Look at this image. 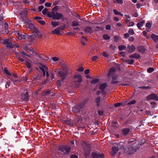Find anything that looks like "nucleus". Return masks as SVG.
Returning a JSON list of instances; mask_svg holds the SVG:
<instances>
[{
    "mask_svg": "<svg viewBox=\"0 0 158 158\" xmlns=\"http://www.w3.org/2000/svg\"><path fill=\"white\" fill-rule=\"evenodd\" d=\"M10 84V81H9L7 82L6 84V88H8Z\"/></svg>",
    "mask_w": 158,
    "mask_h": 158,
    "instance_id": "nucleus-48",
    "label": "nucleus"
},
{
    "mask_svg": "<svg viewBox=\"0 0 158 158\" xmlns=\"http://www.w3.org/2000/svg\"><path fill=\"white\" fill-rule=\"evenodd\" d=\"M73 78H77L78 79V81L79 82H81L82 81V79L81 76L79 74L75 75L73 76Z\"/></svg>",
    "mask_w": 158,
    "mask_h": 158,
    "instance_id": "nucleus-18",
    "label": "nucleus"
},
{
    "mask_svg": "<svg viewBox=\"0 0 158 158\" xmlns=\"http://www.w3.org/2000/svg\"><path fill=\"white\" fill-rule=\"evenodd\" d=\"M103 38L106 40L109 39L110 38V37L107 35L104 34L103 35Z\"/></svg>",
    "mask_w": 158,
    "mask_h": 158,
    "instance_id": "nucleus-41",
    "label": "nucleus"
},
{
    "mask_svg": "<svg viewBox=\"0 0 158 158\" xmlns=\"http://www.w3.org/2000/svg\"><path fill=\"white\" fill-rule=\"evenodd\" d=\"M114 2H117L119 3H123V0H115L114 1Z\"/></svg>",
    "mask_w": 158,
    "mask_h": 158,
    "instance_id": "nucleus-46",
    "label": "nucleus"
},
{
    "mask_svg": "<svg viewBox=\"0 0 158 158\" xmlns=\"http://www.w3.org/2000/svg\"><path fill=\"white\" fill-rule=\"evenodd\" d=\"M126 47L123 45H120L118 47V48L120 50H123Z\"/></svg>",
    "mask_w": 158,
    "mask_h": 158,
    "instance_id": "nucleus-33",
    "label": "nucleus"
},
{
    "mask_svg": "<svg viewBox=\"0 0 158 158\" xmlns=\"http://www.w3.org/2000/svg\"><path fill=\"white\" fill-rule=\"evenodd\" d=\"M4 73L5 74H7L8 75H11L10 73L8 71V70L7 69H6V68L4 69Z\"/></svg>",
    "mask_w": 158,
    "mask_h": 158,
    "instance_id": "nucleus-36",
    "label": "nucleus"
},
{
    "mask_svg": "<svg viewBox=\"0 0 158 158\" xmlns=\"http://www.w3.org/2000/svg\"><path fill=\"white\" fill-rule=\"evenodd\" d=\"M22 99L25 101H27L28 100V94L26 92L25 94H23L22 95Z\"/></svg>",
    "mask_w": 158,
    "mask_h": 158,
    "instance_id": "nucleus-15",
    "label": "nucleus"
},
{
    "mask_svg": "<svg viewBox=\"0 0 158 158\" xmlns=\"http://www.w3.org/2000/svg\"><path fill=\"white\" fill-rule=\"evenodd\" d=\"M138 49L139 52L141 53L143 52L145 50L144 47H138Z\"/></svg>",
    "mask_w": 158,
    "mask_h": 158,
    "instance_id": "nucleus-28",
    "label": "nucleus"
},
{
    "mask_svg": "<svg viewBox=\"0 0 158 158\" xmlns=\"http://www.w3.org/2000/svg\"><path fill=\"white\" fill-rule=\"evenodd\" d=\"M98 114L100 115H102L103 114V112L102 111H98Z\"/></svg>",
    "mask_w": 158,
    "mask_h": 158,
    "instance_id": "nucleus-60",
    "label": "nucleus"
},
{
    "mask_svg": "<svg viewBox=\"0 0 158 158\" xmlns=\"http://www.w3.org/2000/svg\"><path fill=\"white\" fill-rule=\"evenodd\" d=\"M126 62L129 64H132L134 62V60L133 59L127 60Z\"/></svg>",
    "mask_w": 158,
    "mask_h": 158,
    "instance_id": "nucleus-32",
    "label": "nucleus"
},
{
    "mask_svg": "<svg viewBox=\"0 0 158 158\" xmlns=\"http://www.w3.org/2000/svg\"><path fill=\"white\" fill-rule=\"evenodd\" d=\"M85 145L86 147V148H85V149H84V151H85V155L86 156L88 155L89 153V145L86 144L85 143Z\"/></svg>",
    "mask_w": 158,
    "mask_h": 158,
    "instance_id": "nucleus-20",
    "label": "nucleus"
},
{
    "mask_svg": "<svg viewBox=\"0 0 158 158\" xmlns=\"http://www.w3.org/2000/svg\"><path fill=\"white\" fill-rule=\"evenodd\" d=\"M152 24L148 22L146 23V31L148 32L149 31L150 29L151 28Z\"/></svg>",
    "mask_w": 158,
    "mask_h": 158,
    "instance_id": "nucleus-21",
    "label": "nucleus"
},
{
    "mask_svg": "<svg viewBox=\"0 0 158 158\" xmlns=\"http://www.w3.org/2000/svg\"><path fill=\"white\" fill-rule=\"evenodd\" d=\"M136 6L138 8H139L141 7L140 4L139 3H137L136 4Z\"/></svg>",
    "mask_w": 158,
    "mask_h": 158,
    "instance_id": "nucleus-62",
    "label": "nucleus"
},
{
    "mask_svg": "<svg viewBox=\"0 0 158 158\" xmlns=\"http://www.w3.org/2000/svg\"><path fill=\"white\" fill-rule=\"evenodd\" d=\"M85 31L87 32L90 33L92 32V28L90 27H86L85 29Z\"/></svg>",
    "mask_w": 158,
    "mask_h": 158,
    "instance_id": "nucleus-30",
    "label": "nucleus"
},
{
    "mask_svg": "<svg viewBox=\"0 0 158 158\" xmlns=\"http://www.w3.org/2000/svg\"><path fill=\"white\" fill-rule=\"evenodd\" d=\"M115 70V69L114 68H111L109 70V74L110 75L113 73Z\"/></svg>",
    "mask_w": 158,
    "mask_h": 158,
    "instance_id": "nucleus-31",
    "label": "nucleus"
},
{
    "mask_svg": "<svg viewBox=\"0 0 158 158\" xmlns=\"http://www.w3.org/2000/svg\"><path fill=\"white\" fill-rule=\"evenodd\" d=\"M147 100H157L158 99V97L155 94H152L148 95L147 97Z\"/></svg>",
    "mask_w": 158,
    "mask_h": 158,
    "instance_id": "nucleus-8",
    "label": "nucleus"
},
{
    "mask_svg": "<svg viewBox=\"0 0 158 158\" xmlns=\"http://www.w3.org/2000/svg\"><path fill=\"white\" fill-rule=\"evenodd\" d=\"M89 72V69H87L85 71V74H88Z\"/></svg>",
    "mask_w": 158,
    "mask_h": 158,
    "instance_id": "nucleus-61",
    "label": "nucleus"
},
{
    "mask_svg": "<svg viewBox=\"0 0 158 158\" xmlns=\"http://www.w3.org/2000/svg\"><path fill=\"white\" fill-rule=\"evenodd\" d=\"M129 36V35L127 33H125L124 35V36L126 38H127V37H128Z\"/></svg>",
    "mask_w": 158,
    "mask_h": 158,
    "instance_id": "nucleus-63",
    "label": "nucleus"
},
{
    "mask_svg": "<svg viewBox=\"0 0 158 158\" xmlns=\"http://www.w3.org/2000/svg\"><path fill=\"white\" fill-rule=\"evenodd\" d=\"M84 69L82 67H80L77 70V71L79 72H82L83 71Z\"/></svg>",
    "mask_w": 158,
    "mask_h": 158,
    "instance_id": "nucleus-52",
    "label": "nucleus"
},
{
    "mask_svg": "<svg viewBox=\"0 0 158 158\" xmlns=\"http://www.w3.org/2000/svg\"><path fill=\"white\" fill-rule=\"evenodd\" d=\"M25 50L27 52L29 53L30 54V55L31 56L32 55V54L35 53V51L32 49L26 48L25 49Z\"/></svg>",
    "mask_w": 158,
    "mask_h": 158,
    "instance_id": "nucleus-24",
    "label": "nucleus"
},
{
    "mask_svg": "<svg viewBox=\"0 0 158 158\" xmlns=\"http://www.w3.org/2000/svg\"><path fill=\"white\" fill-rule=\"evenodd\" d=\"M106 87L107 85L105 83L102 84L100 85L99 88L101 90H104Z\"/></svg>",
    "mask_w": 158,
    "mask_h": 158,
    "instance_id": "nucleus-23",
    "label": "nucleus"
},
{
    "mask_svg": "<svg viewBox=\"0 0 158 158\" xmlns=\"http://www.w3.org/2000/svg\"><path fill=\"white\" fill-rule=\"evenodd\" d=\"M127 48H128V51L130 53H131L133 52L135 49V47L133 45L128 46Z\"/></svg>",
    "mask_w": 158,
    "mask_h": 158,
    "instance_id": "nucleus-12",
    "label": "nucleus"
},
{
    "mask_svg": "<svg viewBox=\"0 0 158 158\" xmlns=\"http://www.w3.org/2000/svg\"><path fill=\"white\" fill-rule=\"evenodd\" d=\"M64 123L68 125H69L70 126H73V124L71 123V121L67 120H64L63 121Z\"/></svg>",
    "mask_w": 158,
    "mask_h": 158,
    "instance_id": "nucleus-27",
    "label": "nucleus"
},
{
    "mask_svg": "<svg viewBox=\"0 0 158 158\" xmlns=\"http://www.w3.org/2000/svg\"><path fill=\"white\" fill-rule=\"evenodd\" d=\"M117 76L116 75H114L112 77V79L113 80H115L117 78Z\"/></svg>",
    "mask_w": 158,
    "mask_h": 158,
    "instance_id": "nucleus-64",
    "label": "nucleus"
},
{
    "mask_svg": "<svg viewBox=\"0 0 158 158\" xmlns=\"http://www.w3.org/2000/svg\"><path fill=\"white\" fill-rule=\"evenodd\" d=\"M51 4L49 2H47L45 4V6L46 7H50L51 6Z\"/></svg>",
    "mask_w": 158,
    "mask_h": 158,
    "instance_id": "nucleus-49",
    "label": "nucleus"
},
{
    "mask_svg": "<svg viewBox=\"0 0 158 158\" xmlns=\"http://www.w3.org/2000/svg\"><path fill=\"white\" fill-rule=\"evenodd\" d=\"M30 26L31 27L30 28L33 30L34 32L39 37H42L41 33L39 32V30L37 29L36 27H34V26L33 24H31Z\"/></svg>",
    "mask_w": 158,
    "mask_h": 158,
    "instance_id": "nucleus-7",
    "label": "nucleus"
},
{
    "mask_svg": "<svg viewBox=\"0 0 158 158\" xmlns=\"http://www.w3.org/2000/svg\"><path fill=\"white\" fill-rule=\"evenodd\" d=\"M129 40L130 41H133L134 40V38L133 37H131L129 38Z\"/></svg>",
    "mask_w": 158,
    "mask_h": 158,
    "instance_id": "nucleus-59",
    "label": "nucleus"
},
{
    "mask_svg": "<svg viewBox=\"0 0 158 158\" xmlns=\"http://www.w3.org/2000/svg\"><path fill=\"white\" fill-rule=\"evenodd\" d=\"M118 148L115 147L112 148V151L111 152V155L112 156H114L118 152Z\"/></svg>",
    "mask_w": 158,
    "mask_h": 158,
    "instance_id": "nucleus-16",
    "label": "nucleus"
},
{
    "mask_svg": "<svg viewBox=\"0 0 158 158\" xmlns=\"http://www.w3.org/2000/svg\"><path fill=\"white\" fill-rule=\"evenodd\" d=\"M39 68L43 72V76H44L45 75V72H46L47 76L48 77L49 76V74L48 71V69L46 66L40 64L39 66Z\"/></svg>",
    "mask_w": 158,
    "mask_h": 158,
    "instance_id": "nucleus-4",
    "label": "nucleus"
},
{
    "mask_svg": "<svg viewBox=\"0 0 158 158\" xmlns=\"http://www.w3.org/2000/svg\"><path fill=\"white\" fill-rule=\"evenodd\" d=\"M71 158H77V156L76 155H72L71 156Z\"/></svg>",
    "mask_w": 158,
    "mask_h": 158,
    "instance_id": "nucleus-57",
    "label": "nucleus"
},
{
    "mask_svg": "<svg viewBox=\"0 0 158 158\" xmlns=\"http://www.w3.org/2000/svg\"><path fill=\"white\" fill-rule=\"evenodd\" d=\"M135 24V23L133 22H129L128 24L127 25V26L128 27H131V26H132Z\"/></svg>",
    "mask_w": 158,
    "mask_h": 158,
    "instance_id": "nucleus-45",
    "label": "nucleus"
},
{
    "mask_svg": "<svg viewBox=\"0 0 158 158\" xmlns=\"http://www.w3.org/2000/svg\"><path fill=\"white\" fill-rule=\"evenodd\" d=\"M130 129L127 128H125L123 129L122 130V133L124 135L127 134L130 131Z\"/></svg>",
    "mask_w": 158,
    "mask_h": 158,
    "instance_id": "nucleus-25",
    "label": "nucleus"
},
{
    "mask_svg": "<svg viewBox=\"0 0 158 158\" xmlns=\"http://www.w3.org/2000/svg\"><path fill=\"white\" fill-rule=\"evenodd\" d=\"M51 24L53 27H55L56 26L59 25V22H52Z\"/></svg>",
    "mask_w": 158,
    "mask_h": 158,
    "instance_id": "nucleus-26",
    "label": "nucleus"
},
{
    "mask_svg": "<svg viewBox=\"0 0 158 158\" xmlns=\"http://www.w3.org/2000/svg\"><path fill=\"white\" fill-rule=\"evenodd\" d=\"M92 156L94 158H103L104 157V155L103 153L98 154L93 152L92 153Z\"/></svg>",
    "mask_w": 158,
    "mask_h": 158,
    "instance_id": "nucleus-9",
    "label": "nucleus"
},
{
    "mask_svg": "<svg viewBox=\"0 0 158 158\" xmlns=\"http://www.w3.org/2000/svg\"><path fill=\"white\" fill-rule=\"evenodd\" d=\"M16 57L18 60H19V61H20L21 62H23V60L22 58H21L20 57V56L19 55V53H18V52L16 53Z\"/></svg>",
    "mask_w": 158,
    "mask_h": 158,
    "instance_id": "nucleus-29",
    "label": "nucleus"
},
{
    "mask_svg": "<svg viewBox=\"0 0 158 158\" xmlns=\"http://www.w3.org/2000/svg\"><path fill=\"white\" fill-rule=\"evenodd\" d=\"M114 38V41L115 42L119 40V37L117 36H115Z\"/></svg>",
    "mask_w": 158,
    "mask_h": 158,
    "instance_id": "nucleus-50",
    "label": "nucleus"
},
{
    "mask_svg": "<svg viewBox=\"0 0 158 158\" xmlns=\"http://www.w3.org/2000/svg\"><path fill=\"white\" fill-rule=\"evenodd\" d=\"M136 102V101L135 100H132L131 102H129L128 103V105H132L135 104Z\"/></svg>",
    "mask_w": 158,
    "mask_h": 158,
    "instance_id": "nucleus-44",
    "label": "nucleus"
},
{
    "mask_svg": "<svg viewBox=\"0 0 158 158\" xmlns=\"http://www.w3.org/2000/svg\"><path fill=\"white\" fill-rule=\"evenodd\" d=\"M133 145H135L134 146H133L134 148H132L131 146L129 147L128 148V150L127 152V153L128 154H131L135 152L137 150V148L135 146V143H133Z\"/></svg>",
    "mask_w": 158,
    "mask_h": 158,
    "instance_id": "nucleus-6",
    "label": "nucleus"
},
{
    "mask_svg": "<svg viewBox=\"0 0 158 158\" xmlns=\"http://www.w3.org/2000/svg\"><path fill=\"white\" fill-rule=\"evenodd\" d=\"M52 60L53 61H58L59 60V59L57 57H54L52 58Z\"/></svg>",
    "mask_w": 158,
    "mask_h": 158,
    "instance_id": "nucleus-47",
    "label": "nucleus"
},
{
    "mask_svg": "<svg viewBox=\"0 0 158 158\" xmlns=\"http://www.w3.org/2000/svg\"><path fill=\"white\" fill-rule=\"evenodd\" d=\"M100 99H101V98H100V97H98V98H97L96 99V102L97 103V105H99V103H100Z\"/></svg>",
    "mask_w": 158,
    "mask_h": 158,
    "instance_id": "nucleus-35",
    "label": "nucleus"
},
{
    "mask_svg": "<svg viewBox=\"0 0 158 158\" xmlns=\"http://www.w3.org/2000/svg\"><path fill=\"white\" fill-rule=\"evenodd\" d=\"M0 43L5 45L7 48H11L13 47L10 40L9 39H2L0 37Z\"/></svg>",
    "mask_w": 158,
    "mask_h": 158,
    "instance_id": "nucleus-3",
    "label": "nucleus"
},
{
    "mask_svg": "<svg viewBox=\"0 0 158 158\" xmlns=\"http://www.w3.org/2000/svg\"><path fill=\"white\" fill-rule=\"evenodd\" d=\"M102 55L103 56L106 57H107L108 56V54L106 52H104L103 53Z\"/></svg>",
    "mask_w": 158,
    "mask_h": 158,
    "instance_id": "nucleus-54",
    "label": "nucleus"
},
{
    "mask_svg": "<svg viewBox=\"0 0 158 158\" xmlns=\"http://www.w3.org/2000/svg\"><path fill=\"white\" fill-rule=\"evenodd\" d=\"M71 149V148L68 147L67 146H63L60 148V151L63 152V153L66 154H68Z\"/></svg>",
    "mask_w": 158,
    "mask_h": 158,
    "instance_id": "nucleus-5",
    "label": "nucleus"
},
{
    "mask_svg": "<svg viewBox=\"0 0 158 158\" xmlns=\"http://www.w3.org/2000/svg\"><path fill=\"white\" fill-rule=\"evenodd\" d=\"M48 12V10L47 8H44L42 11V13L44 15H46Z\"/></svg>",
    "mask_w": 158,
    "mask_h": 158,
    "instance_id": "nucleus-39",
    "label": "nucleus"
},
{
    "mask_svg": "<svg viewBox=\"0 0 158 158\" xmlns=\"http://www.w3.org/2000/svg\"><path fill=\"white\" fill-rule=\"evenodd\" d=\"M21 53L22 54H23V55L27 56L28 57H30L31 56V55H28L27 53H26L24 51H21Z\"/></svg>",
    "mask_w": 158,
    "mask_h": 158,
    "instance_id": "nucleus-43",
    "label": "nucleus"
},
{
    "mask_svg": "<svg viewBox=\"0 0 158 158\" xmlns=\"http://www.w3.org/2000/svg\"><path fill=\"white\" fill-rule=\"evenodd\" d=\"M130 58H140V56L137 53H135L130 55L129 56Z\"/></svg>",
    "mask_w": 158,
    "mask_h": 158,
    "instance_id": "nucleus-14",
    "label": "nucleus"
},
{
    "mask_svg": "<svg viewBox=\"0 0 158 158\" xmlns=\"http://www.w3.org/2000/svg\"><path fill=\"white\" fill-rule=\"evenodd\" d=\"M62 66L63 68V71H59L58 76L59 77L62 78V80H64L68 76L69 73V69L65 64H63L62 65Z\"/></svg>",
    "mask_w": 158,
    "mask_h": 158,
    "instance_id": "nucleus-1",
    "label": "nucleus"
},
{
    "mask_svg": "<svg viewBox=\"0 0 158 158\" xmlns=\"http://www.w3.org/2000/svg\"><path fill=\"white\" fill-rule=\"evenodd\" d=\"M154 70V69L152 68H150L147 69V71L148 73H151Z\"/></svg>",
    "mask_w": 158,
    "mask_h": 158,
    "instance_id": "nucleus-40",
    "label": "nucleus"
},
{
    "mask_svg": "<svg viewBox=\"0 0 158 158\" xmlns=\"http://www.w3.org/2000/svg\"><path fill=\"white\" fill-rule=\"evenodd\" d=\"M44 6H40L39 7V10L40 11H41V10L43 9Z\"/></svg>",
    "mask_w": 158,
    "mask_h": 158,
    "instance_id": "nucleus-56",
    "label": "nucleus"
},
{
    "mask_svg": "<svg viewBox=\"0 0 158 158\" xmlns=\"http://www.w3.org/2000/svg\"><path fill=\"white\" fill-rule=\"evenodd\" d=\"M52 33L56 35H60V31L59 29L58 28L55 29L52 31Z\"/></svg>",
    "mask_w": 158,
    "mask_h": 158,
    "instance_id": "nucleus-22",
    "label": "nucleus"
},
{
    "mask_svg": "<svg viewBox=\"0 0 158 158\" xmlns=\"http://www.w3.org/2000/svg\"><path fill=\"white\" fill-rule=\"evenodd\" d=\"M16 35L18 39L19 40H21L23 39H25L26 38L25 35L22 34L19 32H17Z\"/></svg>",
    "mask_w": 158,
    "mask_h": 158,
    "instance_id": "nucleus-11",
    "label": "nucleus"
},
{
    "mask_svg": "<svg viewBox=\"0 0 158 158\" xmlns=\"http://www.w3.org/2000/svg\"><path fill=\"white\" fill-rule=\"evenodd\" d=\"M113 12L116 15H119V14H120V12H118L115 10H114Z\"/></svg>",
    "mask_w": 158,
    "mask_h": 158,
    "instance_id": "nucleus-51",
    "label": "nucleus"
},
{
    "mask_svg": "<svg viewBox=\"0 0 158 158\" xmlns=\"http://www.w3.org/2000/svg\"><path fill=\"white\" fill-rule=\"evenodd\" d=\"M144 23V21L142 20L137 24V26L139 30L141 29V27L143 25Z\"/></svg>",
    "mask_w": 158,
    "mask_h": 158,
    "instance_id": "nucleus-19",
    "label": "nucleus"
},
{
    "mask_svg": "<svg viewBox=\"0 0 158 158\" xmlns=\"http://www.w3.org/2000/svg\"><path fill=\"white\" fill-rule=\"evenodd\" d=\"M110 27H111L109 25H107L106 26V29L107 30L110 29Z\"/></svg>",
    "mask_w": 158,
    "mask_h": 158,
    "instance_id": "nucleus-58",
    "label": "nucleus"
},
{
    "mask_svg": "<svg viewBox=\"0 0 158 158\" xmlns=\"http://www.w3.org/2000/svg\"><path fill=\"white\" fill-rule=\"evenodd\" d=\"M121 105V104L120 103H115L114 105V106L116 107H118Z\"/></svg>",
    "mask_w": 158,
    "mask_h": 158,
    "instance_id": "nucleus-53",
    "label": "nucleus"
},
{
    "mask_svg": "<svg viewBox=\"0 0 158 158\" xmlns=\"http://www.w3.org/2000/svg\"><path fill=\"white\" fill-rule=\"evenodd\" d=\"M48 17L51 18L53 19L59 20L63 19V15L62 14L53 11L50 13L48 12Z\"/></svg>",
    "mask_w": 158,
    "mask_h": 158,
    "instance_id": "nucleus-2",
    "label": "nucleus"
},
{
    "mask_svg": "<svg viewBox=\"0 0 158 158\" xmlns=\"http://www.w3.org/2000/svg\"><path fill=\"white\" fill-rule=\"evenodd\" d=\"M23 2L24 4H29V2L28 1V0H23Z\"/></svg>",
    "mask_w": 158,
    "mask_h": 158,
    "instance_id": "nucleus-55",
    "label": "nucleus"
},
{
    "mask_svg": "<svg viewBox=\"0 0 158 158\" xmlns=\"http://www.w3.org/2000/svg\"><path fill=\"white\" fill-rule=\"evenodd\" d=\"M98 57L97 56H93L92 58V60L93 61H95L98 59Z\"/></svg>",
    "mask_w": 158,
    "mask_h": 158,
    "instance_id": "nucleus-37",
    "label": "nucleus"
},
{
    "mask_svg": "<svg viewBox=\"0 0 158 158\" xmlns=\"http://www.w3.org/2000/svg\"><path fill=\"white\" fill-rule=\"evenodd\" d=\"M32 62L30 60H27L26 62V64L28 68H31Z\"/></svg>",
    "mask_w": 158,
    "mask_h": 158,
    "instance_id": "nucleus-13",
    "label": "nucleus"
},
{
    "mask_svg": "<svg viewBox=\"0 0 158 158\" xmlns=\"http://www.w3.org/2000/svg\"><path fill=\"white\" fill-rule=\"evenodd\" d=\"M98 81V79H93L91 81V83L92 84H94Z\"/></svg>",
    "mask_w": 158,
    "mask_h": 158,
    "instance_id": "nucleus-34",
    "label": "nucleus"
},
{
    "mask_svg": "<svg viewBox=\"0 0 158 158\" xmlns=\"http://www.w3.org/2000/svg\"><path fill=\"white\" fill-rule=\"evenodd\" d=\"M151 36L152 39L154 41H158V35L154 34H152L151 35Z\"/></svg>",
    "mask_w": 158,
    "mask_h": 158,
    "instance_id": "nucleus-17",
    "label": "nucleus"
},
{
    "mask_svg": "<svg viewBox=\"0 0 158 158\" xmlns=\"http://www.w3.org/2000/svg\"><path fill=\"white\" fill-rule=\"evenodd\" d=\"M34 19L37 20L38 22L42 25H44L45 24V21L42 20L41 18L39 17H34Z\"/></svg>",
    "mask_w": 158,
    "mask_h": 158,
    "instance_id": "nucleus-10",
    "label": "nucleus"
},
{
    "mask_svg": "<svg viewBox=\"0 0 158 158\" xmlns=\"http://www.w3.org/2000/svg\"><path fill=\"white\" fill-rule=\"evenodd\" d=\"M79 24L78 22L76 21H73L72 22V26H78Z\"/></svg>",
    "mask_w": 158,
    "mask_h": 158,
    "instance_id": "nucleus-38",
    "label": "nucleus"
},
{
    "mask_svg": "<svg viewBox=\"0 0 158 158\" xmlns=\"http://www.w3.org/2000/svg\"><path fill=\"white\" fill-rule=\"evenodd\" d=\"M128 32L131 35H133L134 33L133 30L132 29H130L129 30Z\"/></svg>",
    "mask_w": 158,
    "mask_h": 158,
    "instance_id": "nucleus-42",
    "label": "nucleus"
}]
</instances>
